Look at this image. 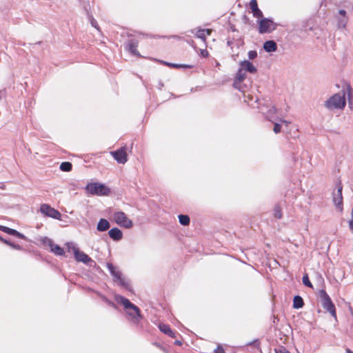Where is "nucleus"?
I'll return each mask as SVG.
<instances>
[{
    "instance_id": "nucleus-8",
    "label": "nucleus",
    "mask_w": 353,
    "mask_h": 353,
    "mask_svg": "<svg viewBox=\"0 0 353 353\" xmlns=\"http://www.w3.org/2000/svg\"><path fill=\"white\" fill-rule=\"evenodd\" d=\"M334 21L336 23V26L338 29L343 30L346 28L348 18L346 15V11L343 9H340L338 10L337 13L334 14Z\"/></svg>"
},
{
    "instance_id": "nucleus-30",
    "label": "nucleus",
    "mask_w": 353,
    "mask_h": 353,
    "mask_svg": "<svg viewBox=\"0 0 353 353\" xmlns=\"http://www.w3.org/2000/svg\"><path fill=\"white\" fill-rule=\"evenodd\" d=\"M274 217L280 219L282 218V212H281V208L279 205H276L274 206Z\"/></svg>"
},
{
    "instance_id": "nucleus-32",
    "label": "nucleus",
    "mask_w": 353,
    "mask_h": 353,
    "mask_svg": "<svg viewBox=\"0 0 353 353\" xmlns=\"http://www.w3.org/2000/svg\"><path fill=\"white\" fill-rule=\"evenodd\" d=\"M276 353H290L284 346L280 345L275 348Z\"/></svg>"
},
{
    "instance_id": "nucleus-9",
    "label": "nucleus",
    "mask_w": 353,
    "mask_h": 353,
    "mask_svg": "<svg viewBox=\"0 0 353 353\" xmlns=\"http://www.w3.org/2000/svg\"><path fill=\"white\" fill-rule=\"evenodd\" d=\"M41 243L43 245H47L50 248V252L57 256H63L65 254L63 249L59 245L54 243L53 241L45 236L41 239Z\"/></svg>"
},
{
    "instance_id": "nucleus-16",
    "label": "nucleus",
    "mask_w": 353,
    "mask_h": 353,
    "mask_svg": "<svg viewBox=\"0 0 353 353\" xmlns=\"http://www.w3.org/2000/svg\"><path fill=\"white\" fill-rule=\"evenodd\" d=\"M250 8L252 10L253 13V16L255 17H263V13L261 10L258 7V3L256 0H251L250 2Z\"/></svg>"
},
{
    "instance_id": "nucleus-23",
    "label": "nucleus",
    "mask_w": 353,
    "mask_h": 353,
    "mask_svg": "<svg viewBox=\"0 0 353 353\" xmlns=\"http://www.w3.org/2000/svg\"><path fill=\"white\" fill-rule=\"evenodd\" d=\"M304 305V301L301 296L296 295L293 299V307L295 309H300Z\"/></svg>"
},
{
    "instance_id": "nucleus-45",
    "label": "nucleus",
    "mask_w": 353,
    "mask_h": 353,
    "mask_svg": "<svg viewBox=\"0 0 353 353\" xmlns=\"http://www.w3.org/2000/svg\"><path fill=\"white\" fill-rule=\"evenodd\" d=\"M210 32H211V30H209V29L205 30V34H210Z\"/></svg>"
},
{
    "instance_id": "nucleus-27",
    "label": "nucleus",
    "mask_w": 353,
    "mask_h": 353,
    "mask_svg": "<svg viewBox=\"0 0 353 353\" xmlns=\"http://www.w3.org/2000/svg\"><path fill=\"white\" fill-rule=\"evenodd\" d=\"M114 281L119 282V284L125 288L127 290H130V283L126 281L124 278L122 277L121 274L120 275L119 279H116Z\"/></svg>"
},
{
    "instance_id": "nucleus-47",
    "label": "nucleus",
    "mask_w": 353,
    "mask_h": 353,
    "mask_svg": "<svg viewBox=\"0 0 353 353\" xmlns=\"http://www.w3.org/2000/svg\"><path fill=\"white\" fill-rule=\"evenodd\" d=\"M346 353H353V352L350 350L347 349L346 350Z\"/></svg>"
},
{
    "instance_id": "nucleus-25",
    "label": "nucleus",
    "mask_w": 353,
    "mask_h": 353,
    "mask_svg": "<svg viewBox=\"0 0 353 353\" xmlns=\"http://www.w3.org/2000/svg\"><path fill=\"white\" fill-rule=\"evenodd\" d=\"M0 241L8 245H10V247H12V248L15 249V250H23V247L19 244H16L13 242H11L8 240H6L5 239H3L2 236H0Z\"/></svg>"
},
{
    "instance_id": "nucleus-1",
    "label": "nucleus",
    "mask_w": 353,
    "mask_h": 353,
    "mask_svg": "<svg viewBox=\"0 0 353 353\" xmlns=\"http://www.w3.org/2000/svg\"><path fill=\"white\" fill-rule=\"evenodd\" d=\"M336 92L332 95V110L337 109L342 110L347 101L349 108L353 109V89L350 83L346 81H341L334 85Z\"/></svg>"
},
{
    "instance_id": "nucleus-35",
    "label": "nucleus",
    "mask_w": 353,
    "mask_h": 353,
    "mask_svg": "<svg viewBox=\"0 0 353 353\" xmlns=\"http://www.w3.org/2000/svg\"><path fill=\"white\" fill-rule=\"evenodd\" d=\"M281 125L278 123H275L274 125V128H273L274 133H276V134L279 133L281 132Z\"/></svg>"
},
{
    "instance_id": "nucleus-39",
    "label": "nucleus",
    "mask_w": 353,
    "mask_h": 353,
    "mask_svg": "<svg viewBox=\"0 0 353 353\" xmlns=\"http://www.w3.org/2000/svg\"><path fill=\"white\" fill-rule=\"evenodd\" d=\"M325 106L328 108V109H330L331 108V97L328 98L325 101Z\"/></svg>"
},
{
    "instance_id": "nucleus-3",
    "label": "nucleus",
    "mask_w": 353,
    "mask_h": 353,
    "mask_svg": "<svg viewBox=\"0 0 353 353\" xmlns=\"http://www.w3.org/2000/svg\"><path fill=\"white\" fill-rule=\"evenodd\" d=\"M117 299L119 303L123 304L125 309H132L133 310V312H128V314L131 316L133 319L139 321V319H142L140 309L137 305L132 303L129 299L122 296H119Z\"/></svg>"
},
{
    "instance_id": "nucleus-19",
    "label": "nucleus",
    "mask_w": 353,
    "mask_h": 353,
    "mask_svg": "<svg viewBox=\"0 0 353 353\" xmlns=\"http://www.w3.org/2000/svg\"><path fill=\"white\" fill-rule=\"evenodd\" d=\"M263 49L267 52H273L277 50V45L274 41H267L263 44Z\"/></svg>"
},
{
    "instance_id": "nucleus-43",
    "label": "nucleus",
    "mask_w": 353,
    "mask_h": 353,
    "mask_svg": "<svg viewBox=\"0 0 353 353\" xmlns=\"http://www.w3.org/2000/svg\"><path fill=\"white\" fill-rule=\"evenodd\" d=\"M174 344L177 345H182V343H181V341L177 340L174 342Z\"/></svg>"
},
{
    "instance_id": "nucleus-12",
    "label": "nucleus",
    "mask_w": 353,
    "mask_h": 353,
    "mask_svg": "<svg viewBox=\"0 0 353 353\" xmlns=\"http://www.w3.org/2000/svg\"><path fill=\"white\" fill-rule=\"evenodd\" d=\"M111 154L119 163L123 164L127 161V154L124 148L113 151Z\"/></svg>"
},
{
    "instance_id": "nucleus-4",
    "label": "nucleus",
    "mask_w": 353,
    "mask_h": 353,
    "mask_svg": "<svg viewBox=\"0 0 353 353\" xmlns=\"http://www.w3.org/2000/svg\"><path fill=\"white\" fill-rule=\"evenodd\" d=\"M342 190L343 185L339 182L336 185V192L333 194L332 198V201L335 205L336 211L340 214H341L343 210Z\"/></svg>"
},
{
    "instance_id": "nucleus-26",
    "label": "nucleus",
    "mask_w": 353,
    "mask_h": 353,
    "mask_svg": "<svg viewBox=\"0 0 353 353\" xmlns=\"http://www.w3.org/2000/svg\"><path fill=\"white\" fill-rule=\"evenodd\" d=\"M72 165L70 162L65 161L61 163L60 170L63 172H70L72 170Z\"/></svg>"
},
{
    "instance_id": "nucleus-14",
    "label": "nucleus",
    "mask_w": 353,
    "mask_h": 353,
    "mask_svg": "<svg viewBox=\"0 0 353 353\" xmlns=\"http://www.w3.org/2000/svg\"><path fill=\"white\" fill-rule=\"evenodd\" d=\"M241 68L244 72H248L251 74H254L256 72L257 70L256 67L249 61L244 60L240 63Z\"/></svg>"
},
{
    "instance_id": "nucleus-31",
    "label": "nucleus",
    "mask_w": 353,
    "mask_h": 353,
    "mask_svg": "<svg viewBox=\"0 0 353 353\" xmlns=\"http://www.w3.org/2000/svg\"><path fill=\"white\" fill-rule=\"evenodd\" d=\"M302 281H303V283L305 286L310 288H313V285H312V283L310 282V281L309 279V276L307 274L303 275V276L302 278Z\"/></svg>"
},
{
    "instance_id": "nucleus-34",
    "label": "nucleus",
    "mask_w": 353,
    "mask_h": 353,
    "mask_svg": "<svg viewBox=\"0 0 353 353\" xmlns=\"http://www.w3.org/2000/svg\"><path fill=\"white\" fill-rule=\"evenodd\" d=\"M248 56L250 59H254L257 57V52L256 50H250Z\"/></svg>"
},
{
    "instance_id": "nucleus-38",
    "label": "nucleus",
    "mask_w": 353,
    "mask_h": 353,
    "mask_svg": "<svg viewBox=\"0 0 353 353\" xmlns=\"http://www.w3.org/2000/svg\"><path fill=\"white\" fill-rule=\"evenodd\" d=\"M214 353H225L224 349L219 345L214 350Z\"/></svg>"
},
{
    "instance_id": "nucleus-5",
    "label": "nucleus",
    "mask_w": 353,
    "mask_h": 353,
    "mask_svg": "<svg viewBox=\"0 0 353 353\" xmlns=\"http://www.w3.org/2000/svg\"><path fill=\"white\" fill-rule=\"evenodd\" d=\"M113 216L117 224L121 227L129 229L133 226L132 221L127 217V215L123 212H116L114 213Z\"/></svg>"
},
{
    "instance_id": "nucleus-6",
    "label": "nucleus",
    "mask_w": 353,
    "mask_h": 353,
    "mask_svg": "<svg viewBox=\"0 0 353 353\" xmlns=\"http://www.w3.org/2000/svg\"><path fill=\"white\" fill-rule=\"evenodd\" d=\"M318 302L327 312L331 313V298L324 289H321L317 294Z\"/></svg>"
},
{
    "instance_id": "nucleus-44",
    "label": "nucleus",
    "mask_w": 353,
    "mask_h": 353,
    "mask_svg": "<svg viewBox=\"0 0 353 353\" xmlns=\"http://www.w3.org/2000/svg\"><path fill=\"white\" fill-rule=\"evenodd\" d=\"M91 23H92V26H94L95 28L97 27L96 26L97 22L94 19L91 21Z\"/></svg>"
},
{
    "instance_id": "nucleus-36",
    "label": "nucleus",
    "mask_w": 353,
    "mask_h": 353,
    "mask_svg": "<svg viewBox=\"0 0 353 353\" xmlns=\"http://www.w3.org/2000/svg\"><path fill=\"white\" fill-rule=\"evenodd\" d=\"M248 345H254V347H256V348H259V345H260V342L259 341V340L256 339L249 343H248Z\"/></svg>"
},
{
    "instance_id": "nucleus-41",
    "label": "nucleus",
    "mask_w": 353,
    "mask_h": 353,
    "mask_svg": "<svg viewBox=\"0 0 353 353\" xmlns=\"http://www.w3.org/2000/svg\"><path fill=\"white\" fill-rule=\"evenodd\" d=\"M332 317H334L336 319L335 307L333 304H332Z\"/></svg>"
},
{
    "instance_id": "nucleus-29",
    "label": "nucleus",
    "mask_w": 353,
    "mask_h": 353,
    "mask_svg": "<svg viewBox=\"0 0 353 353\" xmlns=\"http://www.w3.org/2000/svg\"><path fill=\"white\" fill-rule=\"evenodd\" d=\"M276 113V108L274 107V106H272L271 108H270L266 114H265V117L267 118V119H268L269 121H272V119L273 118V116Z\"/></svg>"
},
{
    "instance_id": "nucleus-2",
    "label": "nucleus",
    "mask_w": 353,
    "mask_h": 353,
    "mask_svg": "<svg viewBox=\"0 0 353 353\" xmlns=\"http://www.w3.org/2000/svg\"><path fill=\"white\" fill-rule=\"evenodd\" d=\"M88 194L97 196H107L110 193V190L105 185L100 183H89L85 188Z\"/></svg>"
},
{
    "instance_id": "nucleus-21",
    "label": "nucleus",
    "mask_w": 353,
    "mask_h": 353,
    "mask_svg": "<svg viewBox=\"0 0 353 353\" xmlns=\"http://www.w3.org/2000/svg\"><path fill=\"white\" fill-rule=\"evenodd\" d=\"M159 330L163 332L164 334L168 335L171 338H175L176 334L174 332L170 325L164 324V323H160L159 325Z\"/></svg>"
},
{
    "instance_id": "nucleus-48",
    "label": "nucleus",
    "mask_w": 353,
    "mask_h": 353,
    "mask_svg": "<svg viewBox=\"0 0 353 353\" xmlns=\"http://www.w3.org/2000/svg\"><path fill=\"white\" fill-rule=\"evenodd\" d=\"M202 54H203V56H205V52H203Z\"/></svg>"
},
{
    "instance_id": "nucleus-10",
    "label": "nucleus",
    "mask_w": 353,
    "mask_h": 353,
    "mask_svg": "<svg viewBox=\"0 0 353 353\" xmlns=\"http://www.w3.org/2000/svg\"><path fill=\"white\" fill-rule=\"evenodd\" d=\"M274 25V22L267 18H263L259 21V32L261 34H264L266 32H270L272 30H274L275 28H272V26Z\"/></svg>"
},
{
    "instance_id": "nucleus-46",
    "label": "nucleus",
    "mask_w": 353,
    "mask_h": 353,
    "mask_svg": "<svg viewBox=\"0 0 353 353\" xmlns=\"http://www.w3.org/2000/svg\"><path fill=\"white\" fill-rule=\"evenodd\" d=\"M0 188L3 190L5 189V185L3 183H1Z\"/></svg>"
},
{
    "instance_id": "nucleus-18",
    "label": "nucleus",
    "mask_w": 353,
    "mask_h": 353,
    "mask_svg": "<svg viewBox=\"0 0 353 353\" xmlns=\"http://www.w3.org/2000/svg\"><path fill=\"white\" fill-rule=\"evenodd\" d=\"M110 237L114 241H119L123 237V233L121 230L117 228H113L108 232Z\"/></svg>"
},
{
    "instance_id": "nucleus-37",
    "label": "nucleus",
    "mask_w": 353,
    "mask_h": 353,
    "mask_svg": "<svg viewBox=\"0 0 353 353\" xmlns=\"http://www.w3.org/2000/svg\"><path fill=\"white\" fill-rule=\"evenodd\" d=\"M68 249H69V250H72L74 254V250H75V249H79V248H77V247L74 244H73L72 243H68Z\"/></svg>"
},
{
    "instance_id": "nucleus-7",
    "label": "nucleus",
    "mask_w": 353,
    "mask_h": 353,
    "mask_svg": "<svg viewBox=\"0 0 353 353\" xmlns=\"http://www.w3.org/2000/svg\"><path fill=\"white\" fill-rule=\"evenodd\" d=\"M40 212L46 216H48L57 220H61V214L50 205L43 203L40 206Z\"/></svg>"
},
{
    "instance_id": "nucleus-15",
    "label": "nucleus",
    "mask_w": 353,
    "mask_h": 353,
    "mask_svg": "<svg viewBox=\"0 0 353 353\" xmlns=\"http://www.w3.org/2000/svg\"><path fill=\"white\" fill-rule=\"evenodd\" d=\"M0 230H1L10 235L14 236L21 239H26V236L23 234L20 233L19 232H18L17 230H16L14 229L10 228L6 226L0 225Z\"/></svg>"
},
{
    "instance_id": "nucleus-20",
    "label": "nucleus",
    "mask_w": 353,
    "mask_h": 353,
    "mask_svg": "<svg viewBox=\"0 0 353 353\" xmlns=\"http://www.w3.org/2000/svg\"><path fill=\"white\" fill-rule=\"evenodd\" d=\"M110 227V224L108 220L105 219H101L97 225V230L99 232H105L108 230Z\"/></svg>"
},
{
    "instance_id": "nucleus-13",
    "label": "nucleus",
    "mask_w": 353,
    "mask_h": 353,
    "mask_svg": "<svg viewBox=\"0 0 353 353\" xmlns=\"http://www.w3.org/2000/svg\"><path fill=\"white\" fill-rule=\"evenodd\" d=\"M74 258L77 261L82 262L86 265H88L89 263L94 262V261L88 254L80 251L79 249L74 250Z\"/></svg>"
},
{
    "instance_id": "nucleus-40",
    "label": "nucleus",
    "mask_w": 353,
    "mask_h": 353,
    "mask_svg": "<svg viewBox=\"0 0 353 353\" xmlns=\"http://www.w3.org/2000/svg\"><path fill=\"white\" fill-rule=\"evenodd\" d=\"M349 226L351 231L353 232V218L349 221Z\"/></svg>"
},
{
    "instance_id": "nucleus-22",
    "label": "nucleus",
    "mask_w": 353,
    "mask_h": 353,
    "mask_svg": "<svg viewBox=\"0 0 353 353\" xmlns=\"http://www.w3.org/2000/svg\"><path fill=\"white\" fill-rule=\"evenodd\" d=\"M107 268L110 271L111 275L113 276L114 281L120 279V275L121 274V273L119 271L116 270V268L114 266L112 263H108Z\"/></svg>"
},
{
    "instance_id": "nucleus-33",
    "label": "nucleus",
    "mask_w": 353,
    "mask_h": 353,
    "mask_svg": "<svg viewBox=\"0 0 353 353\" xmlns=\"http://www.w3.org/2000/svg\"><path fill=\"white\" fill-rule=\"evenodd\" d=\"M196 36L198 38L205 40L206 37L205 30H199L196 33Z\"/></svg>"
},
{
    "instance_id": "nucleus-24",
    "label": "nucleus",
    "mask_w": 353,
    "mask_h": 353,
    "mask_svg": "<svg viewBox=\"0 0 353 353\" xmlns=\"http://www.w3.org/2000/svg\"><path fill=\"white\" fill-rule=\"evenodd\" d=\"M162 63L164 65H168L173 68H193V65H192L176 64V63H168V62H165V61H162Z\"/></svg>"
},
{
    "instance_id": "nucleus-42",
    "label": "nucleus",
    "mask_w": 353,
    "mask_h": 353,
    "mask_svg": "<svg viewBox=\"0 0 353 353\" xmlns=\"http://www.w3.org/2000/svg\"><path fill=\"white\" fill-rule=\"evenodd\" d=\"M279 121H280L281 123H283L285 124V125H288L290 123V122H289V121H286V120H285V119H280Z\"/></svg>"
},
{
    "instance_id": "nucleus-11",
    "label": "nucleus",
    "mask_w": 353,
    "mask_h": 353,
    "mask_svg": "<svg viewBox=\"0 0 353 353\" xmlns=\"http://www.w3.org/2000/svg\"><path fill=\"white\" fill-rule=\"evenodd\" d=\"M246 77L245 72H244L241 68L239 69L236 77L234 81V87L238 90H239L241 92H244L241 83L243 81V80Z\"/></svg>"
},
{
    "instance_id": "nucleus-28",
    "label": "nucleus",
    "mask_w": 353,
    "mask_h": 353,
    "mask_svg": "<svg viewBox=\"0 0 353 353\" xmlns=\"http://www.w3.org/2000/svg\"><path fill=\"white\" fill-rule=\"evenodd\" d=\"M179 223L182 225H188L190 223V217L188 215L180 214L179 216Z\"/></svg>"
},
{
    "instance_id": "nucleus-17",
    "label": "nucleus",
    "mask_w": 353,
    "mask_h": 353,
    "mask_svg": "<svg viewBox=\"0 0 353 353\" xmlns=\"http://www.w3.org/2000/svg\"><path fill=\"white\" fill-rule=\"evenodd\" d=\"M137 47H138V41L137 40L130 39L128 41L127 48H128V50L134 55H137V56L139 57L140 54L137 50Z\"/></svg>"
}]
</instances>
